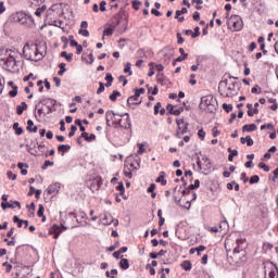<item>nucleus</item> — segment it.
Here are the masks:
<instances>
[{"label": "nucleus", "instance_id": "obj_7", "mask_svg": "<svg viewBox=\"0 0 278 278\" xmlns=\"http://www.w3.org/2000/svg\"><path fill=\"white\" fill-rule=\"evenodd\" d=\"M244 249H247V240L245 239H237V247L233 249L235 257H238L240 253L242 256L245 255Z\"/></svg>", "mask_w": 278, "mask_h": 278}, {"label": "nucleus", "instance_id": "obj_53", "mask_svg": "<svg viewBox=\"0 0 278 278\" xmlns=\"http://www.w3.org/2000/svg\"><path fill=\"white\" fill-rule=\"evenodd\" d=\"M99 88L97 90V94H101V92H105V85L103 83H99Z\"/></svg>", "mask_w": 278, "mask_h": 278}, {"label": "nucleus", "instance_id": "obj_1", "mask_svg": "<svg viewBox=\"0 0 278 278\" xmlns=\"http://www.w3.org/2000/svg\"><path fill=\"white\" fill-rule=\"evenodd\" d=\"M21 58V52L16 49L11 48H0V65L4 71L10 73H18V61Z\"/></svg>", "mask_w": 278, "mask_h": 278}, {"label": "nucleus", "instance_id": "obj_58", "mask_svg": "<svg viewBox=\"0 0 278 278\" xmlns=\"http://www.w3.org/2000/svg\"><path fill=\"white\" fill-rule=\"evenodd\" d=\"M75 131H77V126L73 125L71 127V131L68 134V138H73V136H75Z\"/></svg>", "mask_w": 278, "mask_h": 278}, {"label": "nucleus", "instance_id": "obj_23", "mask_svg": "<svg viewBox=\"0 0 278 278\" xmlns=\"http://www.w3.org/2000/svg\"><path fill=\"white\" fill-rule=\"evenodd\" d=\"M180 266L184 270H192V263L190 261H184Z\"/></svg>", "mask_w": 278, "mask_h": 278}, {"label": "nucleus", "instance_id": "obj_34", "mask_svg": "<svg viewBox=\"0 0 278 278\" xmlns=\"http://www.w3.org/2000/svg\"><path fill=\"white\" fill-rule=\"evenodd\" d=\"M60 71L58 72V75L62 76L64 73H66V63H61L59 65Z\"/></svg>", "mask_w": 278, "mask_h": 278}, {"label": "nucleus", "instance_id": "obj_28", "mask_svg": "<svg viewBox=\"0 0 278 278\" xmlns=\"http://www.w3.org/2000/svg\"><path fill=\"white\" fill-rule=\"evenodd\" d=\"M118 97H121L119 91L118 90H114L112 92V94H110L109 99L114 102V101H116V99H118Z\"/></svg>", "mask_w": 278, "mask_h": 278}, {"label": "nucleus", "instance_id": "obj_8", "mask_svg": "<svg viewBox=\"0 0 278 278\" xmlns=\"http://www.w3.org/2000/svg\"><path fill=\"white\" fill-rule=\"evenodd\" d=\"M61 188L62 185L60 182H54L47 188L43 194L45 197H55L58 192H60Z\"/></svg>", "mask_w": 278, "mask_h": 278}, {"label": "nucleus", "instance_id": "obj_51", "mask_svg": "<svg viewBox=\"0 0 278 278\" xmlns=\"http://www.w3.org/2000/svg\"><path fill=\"white\" fill-rule=\"evenodd\" d=\"M173 58V50L167 54L165 53V63L170 64V59Z\"/></svg>", "mask_w": 278, "mask_h": 278}, {"label": "nucleus", "instance_id": "obj_52", "mask_svg": "<svg viewBox=\"0 0 278 278\" xmlns=\"http://www.w3.org/2000/svg\"><path fill=\"white\" fill-rule=\"evenodd\" d=\"M187 58H188V54H185V56L184 55L178 56L176 60H174L173 65L175 66L177 62H184V60H186Z\"/></svg>", "mask_w": 278, "mask_h": 278}, {"label": "nucleus", "instance_id": "obj_43", "mask_svg": "<svg viewBox=\"0 0 278 278\" xmlns=\"http://www.w3.org/2000/svg\"><path fill=\"white\" fill-rule=\"evenodd\" d=\"M121 118H123V115H118L116 113H113V119L112 121L115 125H118V121H121Z\"/></svg>", "mask_w": 278, "mask_h": 278}, {"label": "nucleus", "instance_id": "obj_36", "mask_svg": "<svg viewBox=\"0 0 278 278\" xmlns=\"http://www.w3.org/2000/svg\"><path fill=\"white\" fill-rule=\"evenodd\" d=\"M46 11H47V7H46V4H43L41 8H38V9L36 10L35 14H36L37 16H42V12H46Z\"/></svg>", "mask_w": 278, "mask_h": 278}, {"label": "nucleus", "instance_id": "obj_26", "mask_svg": "<svg viewBox=\"0 0 278 278\" xmlns=\"http://www.w3.org/2000/svg\"><path fill=\"white\" fill-rule=\"evenodd\" d=\"M13 129H14L16 136H22V134L24 131L23 127H18V123L13 124Z\"/></svg>", "mask_w": 278, "mask_h": 278}, {"label": "nucleus", "instance_id": "obj_30", "mask_svg": "<svg viewBox=\"0 0 278 278\" xmlns=\"http://www.w3.org/2000/svg\"><path fill=\"white\" fill-rule=\"evenodd\" d=\"M114 34V26H109L103 30V36H112Z\"/></svg>", "mask_w": 278, "mask_h": 278}, {"label": "nucleus", "instance_id": "obj_9", "mask_svg": "<svg viewBox=\"0 0 278 278\" xmlns=\"http://www.w3.org/2000/svg\"><path fill=\"white\" fill-rule=\"evenodd\" d=\"M118 125L123 129H131V118H129V113H125L119 119Z\"/></svg>", "mask_w": 278, "mask_h": 278}, {"label": "nucleus", "instance_id": "obj_27", "mask_svg": "<svg viewBox=\"0 0 278 278\" xmlns=\"http://www.w3.org/2000/svg\"><path fill=\"white\" fill-rule=\"evenodd\" d=\"M61 58H65L67 62H73V53H67L66 51L61 52Z\"/></svg>", "mask_w": 278, "mask_h": 278}, {"label": "nucleus", "instance_id": "obj_12", "mask_svg": "<svg viewBox=\"0 0 278 278\" xmlns=\"http://www.w3.org/2000/svg\"><path fill=\"white\" fill-rule=\"evenodd\" d=\"M62 228L60 227V226H58V225H53L51 228H50V230H49V233L51 235V236H53V238L55 239V240H58L59 238H60V233H62Z\"/></svg>", "mask_w": 278, "mask_h": 278}, {"label": "nucleus", "instance_id": "obj_45", "mask_svg": "<svg viewBox=\"0 0 278 278\" xmlns=\"http://www.w3.org/2000/svg\"><path fill=\"white\" fill-rule=\"evenodd\" d=\"M78 34H79L80 36H84L85 38H88V36H90V33L88 31V29H83V28H80V29L78 30Z\"/></svg>", "mask_w": 278, "mask_h": 278}, {"label": "nucleus", "instance_id": "obj_22", "mask_svg": "<svg viewBox=\"0 0 278 278\" xmlns=\"http://www.w3.org/2000/svg\"><path fill=\"white\" fill-rule=\"evenodd\" d=\"M114 119V111H108L105 113V121H106V125L108 127H110V122Z\"/></svg>", "mask_w": 278, "mask_h": 278}, {"label": "nucleus", "instance_id": "obj_42", "mask_svg": "<svg viewBox=\"0 0 278 278\" xmlns=\"http://www.w3.org/2000/svg\"><path fill=\"white\" fill-rule=\"evenodd\" d=\"M75 125H77L80 129V131L86 132V127H84V125L81 124V119H76L75 121Z\"/></svg>", "mask_w": 278, "mask_h": 278}, {"label": "nucleus", "instance_id": "obj_11", "mask_svg": "<svg viewBox=\"0 0 278 278\" xmlns=\"http://www.w3.org/2000/svg\"><path fill=\"white\" fill-rule=\"evenodd\" d=\"M49 101H50V103H53V100H51V99H43L39 102L41 105H46L47 111H46V113H43L45 116H48V114L53 113V108L51 105H49Z\"/></svg>", "mask_w": 278, "mask_h": 278}, {"label": "nucleus", "instance_id": "obj_63", "mask_svg": "<svg viewBox=\"0 0 278 278\" xmlns=\"http://www.w3.org/2000/svg\"><path fill=\"white\" fill-rule=\"evenodd\" d=\"M105 5H108V2H105V1H101V2H100V11H101V12H105V10H108V9L105 8Z\"/></svg>", "mask_w": 278, "mask_h": 278}, {"label": "nucleus", "instance_id": "obj_20", "mask_svg": "<svg viewBox=\"0 0 278 278\" xmlns=\"http://www.w3.org/2000/svg\"><path fill=\"white\" fill-rule=\"evenodd\" d=\"M119 267L122 268V270H127V268H129V260L122 258L119 262Z\"/></svg>", "mask_w": 278, "mask_h": 278}, {"label": "nucleus", "instance_id": "obj_19", "mask_svg": "<svg viewBox=\"0 0 278 278\" xmlns=\"http://www.w3.org/2000/svg\"><path fill=\"white\" fill-rule=\"evenodd\" d=\"M256 129H257V125L255 124H247L242 127V131H248V132L255 131Z\"/></svg>", "mask_w": 278, "mask_h": 278}, {"label": "nucleus", "instance_id": "obj_21", "mask_svg": "<svg viewBox=\"0 0 278 278\" xmlns=\"http://www.w3.org/2000/svg\"><path fill=\"white\" fill-rule=\"evenodd\" d=\"M58 151H59V153H62V155H64V153H66V151H71V146L61 144L58 147Z\"/></svg>", "mask_w": 278, "mask_h": 278}, {"label": "nucleus", "instance_id": "obj_61", "mask_svg": "<svg viewBox=\"0 0 278 278\" xmlns=\"http://www.w3.org/2000/svg\"><path fill=\"white\" fill-rule=\"evenodd\" d=\"M245 140H247L248 147H253L254 141H253V139L251 138V136H247V137H245Z\"/></svg>", "mask_w": 278, "mask_h": 278}, {"label": "nucleus", "instance_id": "obj_31", "mask_svg": "<svg viewBox=\"0 0 278 278\" xmlns=\"http://www.w3.org/2000/svg\"><path fill=\"white\" fill-rule=\"evenodd\" d=\"M1 207H2V210H8V207L10 208V210H14V204L13 203H10V202H2L1 203Z\"/></svg>", "mask_w": 278, "mask_h": 278}, {"label": "nucleus", "instance_id": "obj_2", "mask_svg": "<svg viewBox=\"0 0 278 278\" xmlns=\"http://www.w3.org/2000/svg\"><path fill=\"white\" fill-rule=\"evenodd\" d=\"M23 55L30 62H40L45 58V51L37 43H26L23 48Z\"/></svg>", "mask_w": 278, "mask_h": 278}, {"label": "nucleus", "instance_id": "obj_55", "mask_svg": "<svg viewBox=\"0 0 278 278\" xmlns=\"http://www.w3.org/2000/svg\"><path fill=\"white\" fill-rule=\"evenodd\" d=\"M124 73H128V75H132L134 73L131 72V63H127L126 67L124 70Z\"/></svg>", "mask_w": 278, "mask_h": 278}, {"label": "nucleus", "instance_id": "obj_15", "mask_svg": "<svg viewBox=\"0 0 278 278\" xmlns=\"http://www.w3.org/2000/svg\"><path fill=\"white\" fill-rule=\"evenodd\" d=\"M26 129H27V131H30V132H33V134L38 132V126H35V127H34V121H31V119H28V121H27V127H26Z\"/></svg>", "mask_w": 278, "mask_h": 278}, {"label": "nucleus", "instance_id": "obj_62", "mask_svg": "<svg viewBox=\"0 0 278 278\" xmlns=\"http://www.w3.org/2000/svg\"><path fill=\"white\" fill-rule=\"evenodd\" d=\"M7 175H8V178H9V179H12V181H15V179H16V174H14V173H12V172H8Z\"/></svg>", "mask_w": 278, "mask_h": 278}, {"label": "nucleus", "instance_id": "obj_29", "mask_svg": "<svg viewBox=\"0 0 278 278\" xmlns=\"http://www.w3.org/2000/svg\"><path fill=\"white\" fill-rule=\"evenodd\" d=\"M144 146H147V142L146 143H137V147H138V155H142V153H144L147 151V149H144Z\"/></svg>", "mask_w": 278, "mask_h": 278}, {"label": "nucleus", "instance_id": "obj_60", "mask_svg": "<svg viewBox=\"0 0 278 278\" xmlns=\"http://www.w3.org/2000/svg\"><path fill=\"white\" fill-rule=\"evenodd\" d=\"M198 136H199V138H200L201 140H205V130L200 129V130L198 131Z\"/></svg>", "mask_w": 278, "mask_h": 278}, {"label": "nucleus", "instance_id": "obj_56", "mask_svg": "<svg viewBox=\"0 0 278 278\" xmlns=\"http://www.w3.org/2000/svg\"><path fill=\"white\" fill-rule=\"evenodd\" d=\"M247 108H248V116H253V104L251 103H248L247 104Z\"/></svg>", "mask_w": 278, "mask_h": 278}, {"label": "nucleus", "instance_id": "obj_46", "mask_svg": "<svg viewBox=\"0 0 278 278\" xmlns=\"http://www.w3.org/2000/svg\"><path fill=\"white\" fill-rule=\"evenodd\" d=\"M250 184L253 185V184H260V176L257 175H254L250 178Z\"/></svg>", "mask_w": 278, "mask_h": 278}, {"label": "nucleus", "instance_id": "obj_49", "mask_svg": "<svg viewBox=\"0 0 278 278\" xmlns=\"http://www.w3.org/2000/svg\"><path fill=\"white\" fill-rule=\"evenodd\" d=\"M192 3H197L198 5L195 7V9L198 10H203V0H192Z\"/></svg>", "mask_w": 278, "mask_h": 278}, {"label": "nucleus", "instance_id": "obj_39", "mask_svg": "<svg viewBox=\"0 0 278 278\" xmlns=\"http://www.w3.org/2000/svg\"><path fill=\"white\" fill-rule=\"evenodd\" d=\"M37 216L39 218H42V216H45V206L42 204H39V208H38V212H37Z\"/></svg>", "mask_w": 278, "mask_h": 278}, {"label": "nucleus", "instance_id": "obj_17", "mask_svg": "<svg viewBox=\"0 0 278 278\" xmlns=\"http://www.w3.org/2000/svg\"><path fill=\"white\" fill-rule=\"evenodd\" d=\"M27 110V103L22 102L21 105L16 106V114L17 116H22V114Z\"/></svg>", "mask_w": 278, "mask_h": 278}, {"label": "nucleus", "instance_id": "obj_41", "mask_svg": "<svg viewBox=\"0 0 278 278\" xmlns=\"http://www.w3.org/2000/svg\"><path fill=\"white\" fill-rule=\"evenodd\" d=\"M16 94H18V87L14 86L13 89L9 92V96L12 97V99H14Z\"/></svg>", "mask_w": 278, "mask_h": 278}, {"label": "nucleus", "instance_id": "obj_5", "mask_svg": "<svg viewBox=\"0 0 278 278\" xmlns=\"http://www.w3.org/2000/svg\"><path fill=\"white\" fill-rule=\"evenodd\" d=\"M228 27H232L233 31H241L244 27V23L242 22V17L240 15H231L227 20Z\"/></svg>", "mask_w": 278, "mask_h": 278}, {"label": "nucleus", "instance_id": "obj_64", "mask_svg": "<svg viewBox=\"0 0 278 278\" xmlns=\"http://www.w3.org/2000/svg\"><path fill=\"white\" fill-rule=\"evenodd\" d=\"M195 251H197L198 255L201 256V251H205V245H200V247L195 248Z\"/></svg>", "mask_w": 278, "mask_h": 278}, {"label": "nucleus", "instance_id": "obj_47", "mask_svg": "<svg viewBox=\"0 0 278 278\" xmlns=\"http://www.w3.org/2000/svg\"><path fill=\"white\" fill-rule=\"evenodd\" d=\"M13 223L17 224V227H23V219L18 218V216L13 217Z\"/></svg>", "mask_w": 278, "mask_h": 278}, {"label": "nucleus", "instance_id": "obj_35", "mask_svg": "<svg viewBox=\"0 0 278 278\" xmlns=\"http://www.w3.org/2000/svg\"><path fill=\"white\" fill-rule=\"evenodd\" d=\"M268 103H273V105L270 106V110H273L274 112H277V108H278L277 100L270 98V99H268Z\"/></svg>", "mask_w": 278, "mask_h": 278}, {"label": "nucleus", "instance_id": "obj_16", "mask_svg": "<svg viewBox=\"0 0 278 278\" xmlns=\"http://www.w3.org/2000/svg\"><path fill=\"white\" fill-rule=\"evenodd\" d=\"M102 225H112V223L114 222V218L111 217V215L104 214L102 215Z\"/></svg>", "mask_w": 278, "mask_h": 278}, {"label": "nucleus", "instance_id": "obj_32", "mask_svg": "<svg viewBox=\"0 0 278 278\" xmlns=\"http://www.w3.org/2000/svg\"><path fill=\"white\" fill-rule=\"evenodd\" d=\"M147 88H148V92L150 94H157V92H160V89L157 88V86H155L154 88L153 87H149V85H147Z\"/></svg>", "mask_w": 278, "mask_h": 278}, {"label": "nucleus", "instance_id": "obj_33", "mask_svg": "<svg viewBox=\"0 0 278 278\" xmlns=\"http://www.w3.org/2000/svg\"><path fill=\"white\" fill-rule=\"evenodd\" d=\"M116 190L119 191V194L122 197H125V185H123V182H118V186L116 187Z\"/></svg>", "mask_w": 278, "mask_h": 278}, {"label": "nucleus", "instance_id": "obj_3", "mask_svg": "<svg viewBox=\"0 0 278 278\" xmlns=\"http://www.w3.org/2000/svg\"><path fill=\"white\" fill-rule=\"evenodd\" d=\"M199 108L204 112L214 114V112H216V100H214V97L212 94L204 96L201 98Z\"/></svg>", "mask_w": 278, "mask_h": 278}, {"label": "nucleus", "instance_id": "obj_18", "mask_svg": "<svg viewBox=\"0 0 278 278\" xmlns=\"http://www.w3.org/2000/svg\"><path fill=\"white\" fill-rule=\"evenodd\" d=\"M80 138H84L86 142H92V140H97V136L94 134H91L90 136H88V132H83L80 135Z\"/></svg>", "mask_w": 278, "mask_h": 278}, {"label": "nucleus", "instance_id": "obj_24", "mask_svg": "<svg viewBox=\"0 0 278 278\" xmlns=\"http://www.w3.org/2000/svg\"><path fill=\"white\" fill-rule=\"evenodd\" d=\"M156 184H161L162 186H166L167 181L164 179V172L160 173V176L156 178Z\"/></svg>", "mask_w": 278, "mask_h": 278}, {"label": "nucleus", "instance_id": "obj_37", "mask_svg": "<svg viewBox=\"0 0 278 278\" xmlns=\"http://www.w3.org/2000/svg\"><path fill=\"white\" fill-rule=\"evenodd\" d=\"M202 162H204V164H202L203 168H210L212 163L210 162V159H207V156H203Z\"/></svg>", "mask_w": 278, "mask_h": 278}, {"label": "nucleus", "instance_id": "obj_10", "mask_svg": "<svg viewBox=\"0 0 278 278\" xmlns=\"http://www.w3.org/2000/svg\"><path fill=\"white\" fill-rule=\"evenodd\" d=\"M13 21L15 23H20L21 25H26L27 24V14L23 12H17L13 15Z\"/></svg>", "mask_w": 278, "mask_h": 278}, {"label": "nucleus", "instance_id": "obj_13", "mask_svg": "<svg viewBox=\"0 0 278 278\" xmlns=\"http://www.w3.org/2000/svg\"><path fill=\"white\" fill-rule=\"evenodd\" d=\"M167 111L169 112V114H173L174 116H179V114H181V112L184 111V108L175 109L173 104H168Z\"/></svg>", "mask_w": 278, "mask_h": 278}, {"label": "nucleus", "instance_id": "obj_38", "mask_svg": "<svg viewBox=\"0 0 278 278\" xmlns=\"http://www.w3.org/2000/svg\"><path fill=\"white\" fill-rule=\"evenodd\" d=\"M258 167L262 168L265 173L270 172V167L268 165H266V163H264V162L258 163Z\"/></svg>", "mask_w": 278, "mask_h": 278}, {"label": "nucleus", "instance_id": "obj_40", "mask_svg": "<svg viewBox=\"0 0 278 278\" xmlns=\"http://www.w3.org/2000/svg\"><path fill=\"white\" fill-rule=\"evenodd\" d=\"M223 110H225V112H227V114H229V112H231L233 110V105L224 103Z\"/></svg>", "mask_w": 278, "mask_h": 278}, {"label": "nucleus", "instance_id": "obj_25", "mask_svg": "<svg viewBox=\"0 0 278 278\" xmlns=\"http://www.w3.org/2000/svg\"><path fill=\"white\" fill-rule=\"evenodd\" d=\"M219 229L222 231H228L229 230V223L227 220H223L219 223Z\"/></svg>", "mask_w": 278, "mask_h": 278}, {"label": "nucleus", "instance_id": "obj_59", "mask_svg": "<svg viewBox=\"0 0 278 278\" xmlns=\"http://www.w3.org/2000/svg\"><path fill=\"white\" fill-rule=\"evenodd\" d=\"M231 4H229V3H227L226 5H225V10H226V18H229V12H231Z\"/></svg>", "mask_w": 278, "mask_h": 278}, {"label": "nucleus", "instance_id": "obj_48", "mask_svg": "<svg viewBox=\"0 0 278 278\" xmlns=\"http://www.w3.org/2000/svg\"><path fill=\"white\" fill-rule=\"evenodd\" d=\"M201 36V28H199V26H197L194 28V33L192 34V38H199Z\"/></svg>", "mask_w": 278, "mask_h": 278}, {"label": "nucleus", "instance_id": "obj_44", "mask_svg": "<svg viewBox=\"0 0 278 278\" xmlns=\"http://www.w3.org/2000/svg\"><path fill=\"white\" fill-rule=\"evenodd\" d=\"M238 156V150H233L229 155H228V162H233V157Z\"/></svg>", "mask_w": 278, "mask_h": 278}, {"label": "nucleus", "instance_id": "obj_14", "mask_svg": "<svg viewBox=\"0 0 278 278\" xmlns=\"http://www.w3.org/2000/svg\"><path fill=\"white\" fill-rule=\"evenodd\" d=\"M142 103V100H140V98L136 97V96H130L127 99V104L128 105H140Z\"/></svg>", "mask_w": 278, "mask_h": 278}, {"label": "nucleus", "instance_id": "obj_57", "mask_svg": "<svg viewBox=\"0 0 278 278\" xmlns=\"http://www.w3.org/2000/svg\"><path fill=\"white\" fill-rule=\"evenodd\" d=\"M160 108H162V103H161V102H157V103L154 105V114H155V116H157V114H160Z\"/></svg>", "mask_w": 278, "mask_h": 278}, {"label": "nucleus", "instance_id": "obj_54", "mask_svg": "<svg viewBox=\"0 0 278 278\" xmlns=\"http://www.w3.org/2000/svg\"><path fill=\"white\" fill-rule=\"evenodd\" d=\"M53 162L51 161H45L43 165H42V170H47V168H49V166H53Z\"/></svg>", "mask_w": 278, "mask_h": 278}, {"label": "nucleus", "instance_id": "obj_50", "mask_svg": "<svg viewBox=\"0 0 278 278\" xmlns=\"http://www.w3.org/2000/svg\"><path fill=\"white\" fill-rule=\"evenodd\" d=\"M140 5H142L141 1H138V0L132 1L134 10H140Z\"/></svg>", "mask_w": 278, "mask_h": 278}, {"label": "nucleus", "instance_id": "obj_4", "mask_svg": "<svg viewBox=\"0 0 278 278\" xmlns=\"http://www.w3.org/2000/svg\"><path fill=\"white\" fill-rule=\"evenodd\" d=\"M218 92L222 97H232L233 92H236V83H229L224 78L218 85Z\"/></svg>", "mask_w": 278, "mask_h": 278}, {"label": "nucleus", "instance_id": "obj_6", "mask_svg": "<svg viewBox=\"0 0 278 278\" xmlns=\"http://www.w3.org/2000/svg\"><path fill=\"white\" fill-rule=\"evenodd\" d=\"M176 124L178 127L176 138H182L185 134H188V123L184 118H180L176 119Z\"/></svg>", "mask_w": 278, "mask_h": 278}]
</instances>
